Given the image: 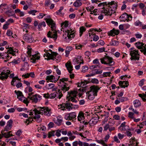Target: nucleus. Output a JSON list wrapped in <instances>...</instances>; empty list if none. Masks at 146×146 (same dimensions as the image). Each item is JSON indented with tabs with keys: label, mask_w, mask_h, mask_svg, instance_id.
<instances>
[{
	"label": "nucleus",
	"mask_w": 146,
	"mask_h": 146,
	"mask_svg": "<svg viewBox=\"0 0 146 146\" xmlns=\"http://www.w3.org/2000/svg\"><path fill=\"white\" fill-rule=\"evenodd\" d=\"M117 6V4L114 1L108 3L107 2L101 3L98 5L99 7H102V10L101 11L102 13L105 14V15L110 16L115 12Z\"/></svg>",
	"instance_id": "nucleus-1"
},
{
	"label": "nucleus",
	"mask_w": 146,
	"mask_h": 146,
	"mask_svg": "<svg viewBox=\"0 0 146 146\" xmlns=\"http://www.w3.org/2000/svg\"><path fill=\"white\" fill-rule=\"evenodd\" d=\"M40 114L49 116L51 114L50 110L47 107H38L35 109L33 111L30 112L29 115L34 116L33 118L39 123L41 121V119L40 118V116L39 115Z\"/></svg>",
	"instance_id": "nucleus-2"
},
{
	"label": "nucleus",
	"mask_w": 146,
	"mask_h": 146,
	"mask_svg": "<svg viewBox=\"0 0 146 146\" xmlns=\"http://www.w3.org/2000/svg\"><path fill=\"white\" fill-rule=\"evenodd\" d=\"M68 96H67V97L68 100L65 103V106H62V104L60 105L61 106V108H63L62 109V110H64L66 107L69 110L70 109H72L73 107H72L71 106H72L73 104L69 102L70 101H71L72 102L75 103H76L78 102L77 100H76L75 98H76L77 94V92L76 90L71 91L68 92Z\"/></svg>",
	"instance_id": "nucleus-3"
},
{
	"label": "nucleus",
	"mask_w": 146,
	"mask_h": 146,
	"mask_svg": "<svg viewBox=\"0 0 146 146\" xmlns=\"http://www.w3.org/2000/svg\"><path fill=\"white\" fill-rule=\"evenodd\" d=\"M46 22L50 27L51 31H49L47 34L48 37L52 38L56 40L57 38V32L56 30V27L55 24L53 20L51 19H45Z\"/></svg>",
	"instance_id": "nucleus-4"
},
{
	"label": "nucleus",
	"mask_w": 146,
	"mask_h": 146,
	"mask_svg": "<svg viewBox=\"0 0 146 146\" xmlns=\"http://www.w3.org/2000/svg\"><path fill=\"white\" fill-rule=\"evenodd\" d=\"M100 88L96 86H91L90 88V90L86 93L88 98L90 100H93L95 96H97V92Z\"/></svg>",
	"instance_id": "nucleus-5"
},
{
	"label": "nucleus",
	"mask_w": 146,
	"mask_h": 146,
	"mask_svg": "<svg viewBox=\"0 0 146 146\" xmlns=\"http://www.w3.org/2000/svg\"><path fill=\"white\" fill-rule=\"evenodd\" d=\"M100 60L102 64L109 65V66H112L114 64L113 58L107 55H105L104 57L100 58Z\"/></svg>",
	"instance_id": "nucleus-6"
},
{
	"label": "nucleus",
	"mask_w": 146,
	"mask_h": 146,
	"mask_svg": "<svg viewBox=\"0 0 146 146\" xmlns=\"http://www.w3.org/2000/svg\"><path fill=\"white\" fill-rule=\"evenodd\" d=\"M30 47L28 46L27 47L28 50L27 51V53L28 55L31 57V61L33 63H35L36 62V60L39 59L40 56L38 55V54H35L34 55H31V48H30Z\"/></svg>",
	"instance_id": "nucleus-7"
},
{
	"label": "nucleus",
	"mask_w": 146,
	"mask_h": 146,
	"mask_svg": "<svg viewBox=\"0 0 146 146\" xmlns=\"http://www.w3.org/2000/svg\"><path fill=\"white\" fill-rule=\"evenodd\" d=\"M131 50L130 52V55L131 56V60H138L139 59V54H138V51L134 50V48H131Z\"/></svg>",
	"instance_id": "nucleus-8"
},
{
	"label": "nucleus",
	"mask_w": 146,
	"mask_h": 146,
	"mask_svg": "<svg viewBox=\"0 0 146 146\" xmlns=\"http://www.w3.org/2000/svg\"><path fill=\"white\" fill-rule=\"evenodd\" d=\"M15 92L17 94V98L19 100L23 101V102L26 104L28 103L27 99L23 96L21 92L19 91H17L16 90H15Z\"/></svg>",
	"instance_id": "nucleus-9"
},
{
	"label": "nucleus",
	"mask_w": 146,
	"mask_h": 146,
	"mask_svg": "<svg viewBox=\"0 0 146 146\" xmlns=\"http://www.w3.org/2000/svg\"><path fill=\"white\" fill-rule=\"evenodd\" d=\"M76 113L75 112H73L69 113L66 115L65 116V118L66 120H75L76 118Z\"/></svg>",
	"instance_id": "nucleus-10"
},
{
	"label": "nucleus",
	"mask_w": 146,
	"mask_h": 146,
	"mask_svg": "<svg viewBox=\"0 0 146 146\" xmlns=\"http://www.w3.org/2000/svg\"><path fill=\"white\" fill-rule=\"evenodd\" d=\"M24 40L28 43H31L34 40L31 34H26L23 36Z\"/></svg>",
	"instance_id": "nucleus-11"
},
{
	"label": "nucleus",
	"mask_w": 146,
	"mask_h": 146,
	"mask_svg": "<svg viewBox=\"0 0 146 146\" xmlns=\"http://www.w3.org/2000/svg\"><path fill=\"white\" fill-rule=\"evenodd\" d=\"M42 96L38 94H35L32 96V97H29L30 99L33 102L36 103L40 101Z\"/></svg>",
	"instance_id": "nucleus-12"
},
{
	"label": "nucleus",
	"mask_w": 146,
	"mask_h": 146,
	"mask_svg": "<svg viewBox=\"0 0 146 146\" xmlns=\"http://www.w3.org/2000/svg\"><path fill=\"white\" fill-rule=\"evenodd\" d=\"M10 73V71L8 70H3L1 73L0 75V79L3 80L7 79L8 77V75Z\"/></svg>",
	"instance_id": "nucleus-13"
},
{
	"label": "nucleus",
	"mask_w": 146,
	"mask_h": 146,
	"mask_svg": "<svg viewBox=\"0 0 146 146\" xmlns=\"http://www.w3.org/2000/svg\"><path fill=\"white\" fill-rule=\"evenodd\" d=\"M50 51L51 52V54H50L47 52L46 54V56L48 57V60L52 59L54 60L55 59H56V57L58 54L56 52H53L50 50Z\"/></svg>",
	"instance_id": "nucleus-14"
},
{
	"label": "nucleus",
	"mask_w": 146,
	"mask_h": 146,
	"mask_svg": "<svg viewBox=\"0 0 146 146\" xmlns=\"http://www.w3.org/2000/svg\"><path fill=\"white\" fill-rule=\"evenodd\" d=\"M71 29L70 28V29L69 30H63V32L64 33L63 35V37L64 38L65 40H67V37H68V39H70V36H69V34L70 33Z\"/></svg>",
	"instance_id": "nucleus-15"
},
{
	"label": "nucleus",
	"mask_w": 146,
	"mask_h": 146,
	"mask_svg": "<svg viewBox=\"0 0 146 146\" xmlns=\"http://www.w3.org/2000/svg\"><path fill=\"white\" fill-rule=\"evenodd\" d=\"M129 17L132 18L131 16H129L126 13H124L122 14V15L120 17V18L121 20V21H125L126 20H127V19H128V20H130Z\"/></svg>",
	"instance_id": "nucleus-16"
},
{
	"label": "nucleus",
	"mask_w": 146,
	"mask_h": 146,
	"mask_svg": "<svg viewBox=\"0 0 146 146\" xmlns=\"http://www.w3.org/2000/svg\"><path fill=\"white\" fill-rule=\"evenodd\" d=\"M46 80H48L50 82H56L58 80V78H55L54 76L53 75L48 76H46Z\"/></svg>",
	"instance_id": "nucleus-17"
},
{
	"label": "nucleus",
	"mask_w": 146,
	"mask_h": 146,
	"mask_svg": "<svg viewBox=\"0 0 146 146\" xmlns=\"http://www.w3.org/2000/svg\"><path fill=\"white\" fill-rule=\"evenodd\" d=\"M54 122L57 125H61L62 122V118L59 116L57 117L56 119H54Z\"/></svg>",
	"instance_id": "nucleus-18"
},
{
	"label": "nucleus",
	"mask_w": 146,
	"mask_h": 146,
	"mask_svg": "<svg viewBox=\"0 0 146 146\" xmlns=\"http://www.w3.org/2000/svg\"><path fill=\"white\" fill-rule=\"evenodd\" d=\"M65 66L69 73L71 74L73 69L72 66H71L70 62L69 61H68L66 64Z\"/></svg>",
	"instance_id": "nucleus-19"
},
{
	"label": "nucleus",
	"mask_w": 146,
	"mask_h": 146,
	"mask_svg": "<svg viewBox=\"0 0 146 146\" xmlns=\"http://www.w3.org/2000/svg\"><path fill=\"white\" fill-rule=\"evenodd\" d=\"M119 86L122 88H125V87H127L129 85L128 81H120L119 82Z\"/></svg>",
	"instance_id": "nucleus-20"
},
{
	"label": "nucleus",
	"mask_w": 146,
	"mask_h": 146,
	"mask_svg": "<svg viewBox=\"0 0 146 146\" xmlns=\"http://www.w3.org/2000/svg\"><path fill=\"white\" fill-rule=\"evenodd\" d=\"M81 1L80 0H76L73 3V5L75 7H79L82 5Z\"/></svg>",
	"instance_id": "nucleus-21"
},
{
	"label": "nucleus",
	"mask_w": 146,
	"mask_h": 146,
	"mask_svg": "<svg viewBox=\"0 0 146 146\" xmlns=\"http://www.w3.org/2000/svg\"><path fill=\"white\" fill-rule=\"evenodd\" d=\"M11 132V131H10L7 133H2L3 135L6 138H8L10 137L11 136H13L12 134H10Z\"/></svg>",
	"instance_id": "nucleus-22"
},
{
	"label": "nucleus",
	"mask_w": 146,
	"mask_h": 146,
	"mask_svg": "<svg viewBox=\"0 0 146 146\" xmlns=\"http://www.w3.org/2000/svg\"><path fill=\"white\" fill-rule=\"evenodd\" d=\"M136 47L139 49H143L144 44L142 42H137L135 43Z\"/></svg>",
	"instance_id": "nucleus-23"
},
{
	"label": "nucleus",
	"mask_w": 146,
	"mask_h": 146,
	"mask_svg": "<svg viewBox=\"0 0 146 146\" xmlns=\"http://www.w3.org/2000/svg\"><path fill=\"white\" fill-rule=\"evenodd\" d=\"M133 105L135 107L140 106L141 105V102L138 100H136L133 101Z\"/></svg>",
	"instance_id": "nucleus-24"
},
{
	"label": "nucleus",
	"mask_w": 146,
	"mask_h": 146,
	"mask_svg": "<svg viewBox=\"0 0 146 146\" xmlns=\"http://www.w3.org/2000/svg\"><path fill=\"white\" fill-rule=\"evenodd\" d=\"M20 79L18 78L17 76H15L14 77V78H13L12 79V81L11 82V85L15 86V84H14V83L16 82V80H18L19 81Z\"/></svg>",
	"instance_id": "nucleus-25"
},
{
	"label": "nucleus",
	"mask_w": 146,
	"mask_h": 146,
	"mask_svg": "<svg viewBox=\"0 0 146 146\" xmlns=\"http://www.w3.org/2000/svg\"><path fill=\"white\" fill-rule=\"evenodd\" d=\"M84 119V114L81 112H80L78 116V121H80L82 119Z\"/></svg>",
	"instance_id": "nucleus-26"
},
{
	"label": "nucleus",
	"mask_w": 146,
	"mask_h": 146,
	"mask_svg": "<svg viewBox=\"0 0 146 146\" xmlns=\"http://www.w3.org/2000/svg\"><path fill=\"white\" fill-rule=\"evenodd\" d=\"M68 22L67 21H65L64 23H62L61 24V26L62 27L61 29V31H63V27H65L66 28V27H68Z\"/></svg>",
	"instance_id": "nucleus-27"
},
{
	"label": "nucleus",
	"mask_w": 146,
	"mask_h": 146,
	"mask_svg": "<svg viewBox=\"0 0 146 146\" xmlns=\"http://www.w3.org/2000/svg\"><path fill=\"white\" fill-rule=\"evenodd\" d=\"M46 24L45 23L44 21H43L42 22H41L38 24V28L39 30H40L41 27L42 26H43L44 27H45Z\"/></svg>",
	"instance_id": "nucleus-28"
},
{
	"label": "nucleus",
	"mask_w": 146,
	"mask_h": 146,
	"mask_svg": "<svg viewBox=\"0 0 146 146\" xmlns=\"http://www.w3.org/2000/svg\"><path fill=\"white\" fill-rule=\"evenodd\" d=\"M90 126H93L97 123L96 121L92 118L88 122Z\"/></svg>",
	"instance_id": "nucleus-29"
},
{
	"label": "nucleus",
	"mask_w": 146,
	"mask_h": 146,
	"mask_svg": "<svg viewBox=\"0 0 146 146\" xmlns=\"http://www.w3.org/2000/svg\"><path fill=\"white\" fill-rule=\"evenodd\" d=\"M86 31L85 28L84 27H82L80 28V36H81L83 33Z\"/></svg>",
	"instance_id": "nucleus-30"
},
{
	"label": "nucleus",
	"mask_w": 146,
	"mask_h": 146,
	"mask_svg": "<svg viewBox=\"0 0 146 146\" xmlns=\"http://www.w3.org/2000/svg\"><path fill=\"white\" fill-rule=\"evenodd\" d=\"M116 98L119 100L120 102H123L125 101H127L128 100L127 98L124 97H121L119 98L116 97Z\"/></svg>",
	"instance_id": "nucleus-31"
},
{
	"label": "nucleus",
	"mask_w": 146,
	"mask_h": 146,
	"mask_svg": "<svg viewBox=\"0 0 146 146\" xmlns=\"http://www.w3.org/2000/svg\"><path fill=\"white\" fill-rule=\"evenodd\" d=\"M96 141L98 143L102 144L103 146H108V145L105 143L103 140H97Z\"/></svg>",
	"instance_id": "nucleus-32"
},
{
	"label": "nucleus",
	"mask_w": 146,
	"mask_h": 146,
	"mask_svg": "<svg viewBox=\"0 0 146 146\" xmlns=\"http://www.w3.org/2000/svg\"><path fill=\"white\" fill-rule=\"evenodd\" d=\"M69 89V87H67L65 85H64V86L61 88V89L63 91V92L64 93V92L68 90Z\"/></svg>",
	"instance_id": "nucleus-33"
},
{
	"label": "nucleus",
	"mask_w": 146,
	"mask_h": 146,
	"mask_svg": "<svg viewBox=\"0 0 146 146\" xmlns=\"http://www.w3.org/2000/svg\"><path fill=\"white\" fill-rule=\"evenodd\" d=\"M119 129H120L121 131H126L127 130H129L128 126L122 127L120 128V127H119Z\"/></svg>",
	"instance_id": "nucleus-34"
},
{
	"label": "nucleus",
	"mask_w": 146,
	"mask_h": 146,
	"mask_svg": "<svg viewBox=\"0 0 146 146\" xmlns=\"http://www.w3.org/2000/svg\"><path fill=\"white\" fill-rule=\"evenodd\" d=\"M105 48L104 47L99 48L97 50L98 52L101 53L103 52H105Z\"/></svg>",
	"instance_id": "nucleus-35"
},
{
	"label": "nucleus",
	"mask_w": 146,
	"mask_h": 146,
	"mask_svg": "<svg viewBox=\"0 0 146 146\" xmlns=\"http://www.w3.org/2000/svg\"><path fill=\"white\" fill-rule=\"evenodd\" d=\"M91 82L94 84H98L99 83V81L98 79L96 78H94L92 79Z\"/></svg>",
	"instance_id": "nucleus-36"
},
{
	"label": "nucleus",
	"mask_w": 146,
	"mask_h": 146,
	"mask_svg": "<svg viewBox=\"0 0 146 146\" xmlns=\"http://www.w3.org/2000/svg\"><path fill=\"white\" fill-rule=\"evenodd\" d=\"M81 58V56H79L77 58H75L73 60V62H74L75 64H76L79 63L78 62L79 61L78 60V59H80Z\"/></svg>",
	"instance_id": "nucleus-37"
},
{
	"label": "nucleus",
	"mask_w": 146,
	"mask_h": 146,
	"mask_svg": "<svg viewBox=\"0 0 146 146\" xmlns=\"http://www.w3.org/2000/svg\"><path fill=\"white\" fill-rule=\"evenodd\" d=\"M114 34V29H113L109 32V35L114 36L115 35V34Z\"/></svg>",
	"instance_id": "nucleus-38"
},
{
	"label": "nucleus",
	"mask_w": 146,
	"mask_h": 146,
	"mask_svg": "<svg viewBox=\"0 0 146 146\" xmlns=\"http://www.w3.org/2000/svg\"><path fill=\"white\" fill-rule=\"evenodd\" d=\"M54 131H50L48 133V137L50 138L52 136H54Z\"/></svg>",
	"instance_id": "nucleus-39"
},
{
	"label": "nucleus",
	"mask_w": 146,
	"mask_h": 146,
	"mask_svg": "<svg viewBox=\"0 0 146 146\" xmlns=\"http://www.w3.org/2000/svg\"><path fill=\"white\" fill-rule=\"evenodd\" d=\"M56 96L55 93H52L49 94V98L53 99L56 97Z\"/></svg>",
	"instance_id": "nucleus-40"
},
{
	"label": "nucleus",
	"mask_w": 146,
	"mask_h": 146,
	"mask_svg": "<svg viewBox=\"0 0 146 146\" xmlns=\"http://www.w3.org/2000/svg\"><path fill=\"white\" fill-rule=\"evenodd\" d=\"M134 115V113H133L131 112H129L128 113V117L132 119H133L134 117L133 116Z\"/></svg>",
	"instance_id": "nucleus-41"
},
{
	"label": "nucleus",
	"mask_w": 146,
	"mask_h": 146,
	"mask_svg": "<svg viewBox=\"0 0 146 146\" xmlns=\"http://www.w3.org/2000/svg\"><path fill=\"white\" fill-rule=\"evenodd\" d=\"M13 123V121L10 119L9 120L7 123V125L11 128Z\"/></svg>",
	"instance_id": "nucleus-42"
},
{
	"label": "nucleus",
	"mask_w": 146,
	"mask_h": 146,
	"mask_svg": "<svg viewBox=\"0 0 146 146\" xmlns=\"http://www.w3.org/2000/svg\"><path fill=\"white\" fill-rule=\"evenodd\" d=\"M37 12V11L35 10L30 11H29V13L32 14L33 15H35V13Z\"/></svg>",
	"instance_id": "nucleus-43"
},
{
	"label": "nucleus",
	"mask_w": 146,
	"mask_h": 146,
	"mask_svg": "<svg viewBox=\"0 0 146 146\" xmlns=\"http://www.w3.org/2000/svg\"><path fill=\"white\" fill-rule=\"evenodd\" d=\"M54 87V85L53 84H49L48 86V89L50 90L53 88Z\"/></svg>",
	"instance_id": "nucleus-44"
},
{
	"label": "nucleus",
	"mask_w": 146,
	"mask_h": 146,
	"mask_svg": "<svg viewBox=\"0 0 146 146\" xmlns=\"http://www.w3.org/2000/svg\"><path fill=\"white\" fill-rule=\"evenodd\" d=\"M74 32H73V31H72L71 29L70 30V33L69 34V36H70V38H73L74 36Z\"/></svg>",
	"instance_id": "nucleus-45"
},
{
	"label": "nucleus",
	"mask_w": 146,
	"mask_h": 146,
	"mask_svg": "<svg viewBox=\"0 0 146 146\" xmlns=\"http://www.w3.org/2000/svg\"><path fill=\"white\" fill-rule=\"evenodd\" d=\"M92 72L93 73H95L96 74H101L102 72V70H94L92 71Z\"/></svg>",
	"instance_id": "nucleus-46"
},
{
	"label": "nucleus",
	"mask_w": 146,
	"mask_h": 146,
	"mask_svg": "<svg viewBox=\"0 0 146 146\" xmlns=\"http://www.w3.org/2000/svg\"><path fill=\"white\" fill-rule=\"evenodd\" d=\"M11 128V127L7 125L5 127L3 131H7L8 130H10Z\"/></svg>",
	"instance_id": "nucleus-47"
},
{
	"label": "nucleus",
	"mask_w": 146,
	"mask_h": 146,
	"mask_svg": "<svg viewBox=\"0 0 146 146\" xmlns=\"http://www.w3.org/2000/svg\"><path fill=\"white\" fill-rule=\"evenodd\" d=\"M13 34V33L12 32L9 30H7V35L9 36H11Z\"/></svg>",
	"instance_id": "nucleus-48"
},
{
	"label": "nucleus",
	"mask_w": 146,
	"mask_h": 146,
	"mask_svg": "<svg viewBox=\"0 0 146 146\" xmlns=\"http://www.w3.org/2000/svg\"><path fill=\"white\" fill-rule=\"evenodd\" d=\"M111 72H104L103 73V75L104 77H106L108 76H110Z\"/></svg>",
	"instance_id": "nucleus-49"
},
{
	"label": "nucleus",
	"mask_w": 146,
	"mask_h": 146,
	"mask_svg": "<svg viewBox=\"0 0 146 146\" xmlns=\"http://www.w3.org/2000/svg\"><path fill=\"white\" fill-rule=\"evenodd\" d=\"M99 39V38L98 36L96 35H95L93 36V40L94 41H97Z\"/></svg>",
	"instance_id": "nucleus-50"
},
{
	"label": "nucleus",
	"mask_w": 146,
	"mask_h": 146,
	"mask_svg": "<svg viewBox=\"0 0 146 146\" xmlns=\"http://www.w3.org/2000/svg\"><path fill=\"white\" fill-rule=\"evenodd\" d=\"M75 48H76L77 49H80L82 46V45H81V44H75Z\"/></svg>",
	"instance_id": "nucleus-51"
},
{
	"label": "nucleus",
	"mask_w": 146,
	"mask_h": 146,
	"mask_svg": "<svg viewBox=\"0 0 146 146\" xmlns=\"http://www.w3.org/2000/svg\"><path fill=\"white\" fill-rule=\"evenodd\" d=\"M93 63L94 64H100L99 60L98 59H96L94 60L93 61Z\"/></svg>",
	"instance_id": "nucleus-52"
},
{
	"label": "nucleus",
	"mask_w": 146,
	"mask_h": 146,
	"mask_svg": "<svg viewBox=\"0 0 146 146\" xmlns=\"http://www.w3.org/2000/svg\"><path fill=\"white\" fill-rule=\"evenodd\" d=\"M94 31V29H90V33H89V35L90 37L91 36V35H92L93 36L95 35L94 34H93V31Z\"/></svg>",
	"instance_id": "nucleus-53"
},
{
	"label": "nucleus",
	"mask_w": 146,
	"mask_h": 146,
	"mask_svg": "<svg viewBox=\"0 0 146 146\" xmlns=\"http://www.w3.org/2000/svg\"><path fill=\"white\" fill-rule=\"evenodd\" d=\"M17 110L19 112H21L23 111H24L26 110V109L25 108H17Z\"/></svg>",
	"instance_id": "nucleus-54"
},
{
	"label": "nucleus",
	"mask_w": 146,
	"mask_h": 146,
	"mask_svg": "<svg viewBox=\"0 0 146 146\" xmlns=\"http://www.w3.org/2000/svg\"><path fill=\"white\" fill-rule=\"evenodd\" d=\"M13 62L15 64H18L20 62V60L19 59H18L16 60H14Z\"/></svg>",
	"instance_id": "nucleus-55"
},
{
	"label": "nucleus",
	"mask_w": 146,
	"mask_h": 146,
	"mask_svg": "<svg viewBox=\"0 0 146 146\" xmlns=\"http://www.w3.org/2000/svg\"><path fill=\"white\" fill-rule=\"evenodd\" d=\"M98 44L102 46L105 44V43L102 40H100L98 41Z\"/></svg>",
	"instance_id": "nucleus-56"
},
{
	"label": "nucleus",
	"mask_w": 146,
	"mask_h": 146,
	"mask_svg": "<svg viewBox=\"0 0 146 146\" xmlns=\"http://www.w3.org/2000/svg\"><path fill=\"white\" fill-rule=\"evenodd\" d=\"M45 15V14L40 13L39 15L38 16V18L39 19H42Z\"/></svg>",
	"instance_id": "nucleus-57"
},
{
	"label": "nucleus",
	"mask_w": 146,
	"mask_h": 146,
	"mask_svg": "<svg viewBox=\"0 0 146 146\" xmlns=\"http://www.w3.org/2000/svg\"><path fill=\"white\" fill-rule=\"evenodd\" d=\"M109 127H110V125H109V124H107L104 127V131L107 130L108 129H109Z\"/></svg>",
	"instance_id": "nucleus-58"
},
{
	"label": "nucleus",
	"mask_w": 146,
	"mask_h": 146,
	"mask_svg": "<svg viewBox=\"0 0 146 146\" xmlns=\"http://www.w3.org/2000/svg\"><path fill=\"white\" fill-rule=\"evenodd\" d=\"M50 0H46L45 1V6H47L50 4Z\"/></svg>",
	"instance_id": "nucleus-59"
},
{
	"label": "nucleus",
	"mask_w": 146,
	"mask_h": 146,
	"mask_svg": "<svg viewBox=\"0 0 146 146\" xmlns=\"http://www.w3.org/2000/svg\"><path fill=\"white\" fill-rule=\"evenodd\" d=\"M143 47V49H141L140 50V51L141 52H143V54H145V53H146V48L145 46H144Z\"/></svg>",
	"instance_id": "nucleus-60"
},
{
	"label": "nucleus",
	"mask_w": 146,
	"mask_h": 146,
	"mask_svg": "<svg viewBox=\"0 0 146 146\" xmlns=\"http://www.w3.org/2000/svg\"><path fill=\"white\" fill-rule=\"evenodd\" d=\"M88 68L87 66H83V67L82 71L84 72H85V71L88 70Z\"/></svg>",
	"instance_id": "nucleus-61"
},
{
	"label": "nucleus",
	"mask_w": 146,
	"mask_h": 146,
	"mask_svg": "<svg viewBox=\"0 0 146 146\" xmlns=\"http://www.w3.org/2000/svg\"><path fill=\"white\" fill-rule=\"evenodd\" d=\"M144 79H143L141 80L139 83V86H142L144 84Z\"/></svg>",
	"instance_id": "nucleus-62"
},
{
	"label": "nucleus",
	"mask_w": 146,
	"mask_h": 146,
	"mask_svg": "<svg viewBox=\"0 0 146 146\" xmlns=\"http://www.w3.org/2000/svg\"><path fill=\"white\" fill-rule=\"evenodd\" d=\"M15 111V109L14 108H12L8 110V111L9 113H13Z\"/></svg>",
	"instance_id": "nucleus-63"
},
{
	"label": "nucleus",
	"mask_w": 146,
	"mask_h": 146,
	"mask_svg": "<svg viewBox=\"0 0 146 146\" xmlns=\"http://www.w3.org/2000/svg\"><path fill=\"white\" fill-rule=\"evenodd\" d=\"M22 133V132L20 130H19L16 132V134L18 136H20Z\"/></svg>",
	"instance_id": "nucleus-64"
}]
</instances>
